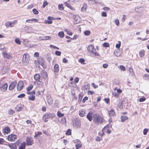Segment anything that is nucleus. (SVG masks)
<instances>
[{
    "label": "nucleus",
    "mask_w": 149,
    "mask_h": 149,
    "mask_svg": "<svg viewBox=\"0 0 149 149\" xmlns=\"http://www.w3.org/2000/svg\"><path fill=\"white\" fill-rule=\"evenodd\" d=\"M55 54L57 56H59L61 55V52L58 51H56L55 52Z\"/></svg>",
    "instance_id": "obj_54"
},
{
    "label": "nucleus",
    "mask_w": 149,
    "mask_h": 149,
    "mask_svg": "<svg viewBox=\"0 0 149 149\" xmlns=\"http://www.w3.org/2000/svg\"><path fill=\"white\" fill-rule=\"evenodd\" d=\"M102 17H106L107 16V13L105 12H103L102 14Z\"/></svg>",
    "instance_id": "obj_64"
},
{
    "label": "nucleus",
    "mask_w": 149,
    "mask_h": 149,
    "mask_svg": "<svg viewBox=\"0 0 149 149\" xmlns=\"http://www.w3.org/2000/svg\"><path fill=\"white\" fill-rule=\"evenodd\" d=\"M26 145L28 146L32 145L33 144V140L31 137H27L26 140Z\"/></svg>",
    "instance_id": "obj_8"
},
{
    "label": "nucleus",
    "mask_w": 149,
    "mask_h": 149,
    "mask_svg": "<svg viewBox=\"0 0 149 149\" xmlns=\"http://www.w3.org/2000/svg\"><path fill=\"white\" fill-rule=\"evenodd\" d=\"M47 102L49 104H51L53 103V100L51 97H48L47 98Z\"/></svg>",
    "instance_id": "obj_24"
},
{
    "label": "nucleus",
    "mask_w": 149,
    "mask_h": 149,
    "mask_svg": "<svg viewBox=\"0 0 149 149\" xmlns=\"http://www.w3.org/2000/svg\"><path fill=\"white\" fill-rule=\"evenodd\" d=\"M108 67V65L106 63L104 64L103 65V67L105 68H107Z\"/></svg>",
    "instance_id": "obj_61"
},
{
    "label": "nucleus",
    "mask_w": 149,
    "mask_h": 149,
    "mask_svg": "<svg viewBox=\"0 0 149 149\" xmlns=\"http://www.w3.org/2000/svg\"><path fill=\"white\" fill-rule=\"evenodd\" d=\"M2 54H3V56L5 58H9L10 57V55L6 53V52H2Z\"/></svg>",
    "instance_id": "obj_29"
},
{
    "label": "nucleus",
    "mask_w": 149,
    "mask_h": 149,
    "mask_svg": "<svg viewBox=\"0 0 149 149\" xmlns=\"http://www.w3.org/2000/svg\"><path fill=\"white\" fill-rule=\"evenodd\" d=\"M88 98L87 97H85L82 100V102L84 103L86 100H88Z\"/></svg>",
    "instance_id": "obj_60"
},
{
    "label": "nucleus",
    "mask_w": 149,
    "mask_h": 149,
    "mask_svg": "<svg viewBox=\"0 0 149 149\" xmlns=\"http://www.w3.org/2000/svg\"><path fill=\"white\" fill-rule=\"evenodd\" d=\"M41 76L42 78L44 79H46L48 76L47 72L43 70L41 72Z\"/></svg>",
    "instance_id": "obj_12"
},
{
    "label": "nucleus",
    "mask_w": 149,
    "mask_h": 149,
    "mask_svg": "<svg viewBox=\"0 0 149 149\" xmlns=\"http://www.w3.org/2000/svg\"><path fill=\"white\" fill-rule=\"evenodd\" d=\"M59 70V66L58 64H55L54 66V72L55 73H58Z\"/></svg>",
    "instance_id": "obj_21"
},
{
    "label": "nucleus",
    "mask_w": 149,
    "mask_h": 149,
    "mask_svg": "<svg viewBox=\"0 0 149 149\" xmlns=\"http://www.w3.org/2000/svg\"><path fill=\"white\" fill-rule=\"evenodd\" d=\"M43 40H49L51 39V37L49 36H43Z\"/></svg>",
    "instance_id": "obj_40"
},
{
    "label": "nucleus",
    "mask_w": 149,
    "mask_h": 149,
    "mask_svg": "<svg viewBox=\"0 0 149 149\" xmlns=\"http://www.w3.org/2000/svg\"><path fill=\"white\" fill-rule=\"evenodd\" d=\"M87 7V6L86 4L84 3L83 5V6L81 8L82 11L85 12L86 11Z\"/></svg>",
    "instance_id": "obj_26"
},
{
    "label": "nucleus",
    "mask_w": 149,
    "mask_h": 149,
    "mask_svg": "<svg viewBox=\"0 0 149 149\" xmlns=\"http://www.w3.org/2000/svg\"><path fill=\"white\" fill-rule=\"evenodd\" d=\"M38 20V19L33 18L31 19H27L26 21V22L28 23H31L32 21H34L35 22H37Z\"/></svg>",
    "instance_id": "obj_25"
},
{
    "label": "nucleus",
    "mask_w": 149,
    "mask_h": 149,
    "mask_svg": "<svg viewBox=\"0 0 149 149\" xmlns=\"http://www.w3.org/2000/svg\"><path fill=\"white\" fill-rule=\"evenodd\" d=\"M84 33L85 36H88L90 34L91 32L89 30H87L84 32Z\"/></svg>",
    "instance_id": "obj_36"
},
{
    "label": "nucleus",
    "mask_w": 149,
    "mask_h": 149,
    "mask_svg": "<svg viewBox=\"0 0 149 149\" xmlns=\"http://www.w3.org/2000/svg\"><path fill=\"white\" fill-rule=\"evenodd\" d=\"M71 130H70V129H68L66 131L65 134L67 135H70L71 134Z\"/></svg>",
    "instance_id": "obj_42"
},
{
    "label": "nucleus",
    "mask_w": 149,
    "mask_h": 149,
    "mask_svg": "<svg viewBox=\"0 0 149 149\" xmlns=\"http://www.w3.org/2000/svg\"><path fill=\"white\" fill-rule=\"evenodd\" d=\"M17 82L16 81L12 82L9 85V89L10 90L12 91L15 88Z\"/></svg>",
    "instance_id": "obj_11"
},
{
    "label": "nucleus",
    "mask_w": 149,
    "mask_h": 149,
    "mask_svg": "<svg viewBox=\"0 0 149 149\" xmlns=\"http://www.w3.org/2000/svg\"><path fill=\"white\" fill-rule=\"evenodd\" d=\"M28 94L30 95L31 94H35V91H33L32 92H28L27 93Z\"/></svg>",
    "instance_id": "obj_59"
},
{
    "label": "nucleus",
    "mask_w": 149,
    "mask_h": 149,
    "mask_svg": "<svg viewBox=\"0 0 149 149\" xmlns=\"http://www.w3.org/2000/svg\"><path fill=\"white\" fill-rule=\"evenodd\" d=\"M54 113H45L43 116L42 119L45 122L48 121L47 119L49 118H52L55 116Z\"/></svg>",
    "instance_id": "obj_2"
},
{
    "label": "nucleus",
    "mask_w": 149,
    "mask_h": 149,
    "mask_svg": "<svg viewBox=\"0 0 149 149\" xmlns=\"http://www.w3.org/2000/svg\"><path fill=\"white\" fill-rule=\"evenodd\" d=\"M139 56H141V58L143 57L144 55V51L143 50H141V52H140L139 54Z\"/></svg>",
    "instance_id": "obj_38"
},
{
    "label": "nucleus",
    "mask_w": 149,
    "mask_h": 149,
    "mask_svg": "<svg viewBox=\"0 0 149 149\" xmlns=\"http://www.w3.org/2000/svg\"><path fill=\"white\" fill-rule=\"evenodd\" d=\"M48 4V3L46 1H45L42 6L44 8L46 6H47Z\"/></svg>",
    "instance_id": "obj_58"
},
{
    "label": "nucleus",
    "mask_w": 149,
    "mask_h": 149,
    "mask_svg": "<svg viewBox=\"0 0 149 149\" xmlns=\"http://www.w3.org/2000/svg\"><path fill=\"white\" fill-rule=\"evenodd\" d=\"M103 46L104 47H109V43L105 42L103 44Z\"/></svg>",
    "instance_id": "obj_39"
},
{
    "label": "nucleus",
    "mask_w": 149,
    "mask_h": 149,
    "mask_svg": "<svg viewBox=\"0 0 149 149\" xmlns=\"http://www.w3.org/2000/svg\"><path fill=\"white\" fill-rule=\"evenodd\" d=\"M87 50L92 53L94 54L95 55L97 56L98 55V54L96 52V49L94 47L93 45H91L88 46L87 48Z\"/></svg>",
    "instance_id": "obj_5"
},
{
    "label": "nucleus",
    "mask_w": 149,
    "mask_h": 149,
    "mask_svg": "<svg viewBox=\"0 0 149 149\" xmlns=\"http://www.w3.org/2000/svg\"><path fill=\"white\" fill-rule=\"evenodd\" d=\"M23 108V106L21 104L17 105L15 109L18 111L21 110Z\"/></svg>",
    "instance_id": "obj_17"
},
{
    "label": "nucleus",
    "mask_w": 149,
    "mask_h": 149,
    "mask_svg": "<svg viewBox=\"0 0 149 149\" xmlns=\"http://www.w3.org/2000/svg\"><path fill=\"white\" fill-rule=\"evenodd\" d=\"M114 22L116 25L117 26H118L119 24V21L118 19H116L114 20Z\"/></svg>",
    "instance_id": "obj_48"
},
{
    "label": "nucleus",
    "mask_w": 149,
    "mask_h": 149,
    "mask_svg": "<svg viewBox=\"0 0 149 149\" xmlns=\"http://www.w3.org/2000/svg\"><path fill=\"white\" fill-rule=\"evenodd\" d=\"M92 113L89 112L87 116L86 117L90 121H91L92 120Z\"/></svg>",
    "instance_id": "obj_22"
},
{
    "label": "nucleus",
    "mask_w": 149,
    "mask_h": 149,
    "mask_svg": "<svg viewBox=\"0 0 149 149\" xmlns=\"http://www.w3.org/2000/svg\"><path fill=\"white\" fill-rule=\"evenodd\" d=\"M40 76L38 74H36L34 75V79L36 81H39L40 80Z\"/></svg>",
    "instance_id": "obj_23"
},
{
    "label": "nucleus",
    "mask_w": 149,
    "mask_h": 149,
    "mask_svg": "<svg viewBox=\"0 0 149 149\" xmlns=\"http://www.w3.org/2000/svg\"><path fill=\"white\" fill-rule=\"evenodd\" d=\"M58 8L60 10H63L64 9V8L62 4H61L58 5Z\"/></svg>",
    "instance_id": "obj_34"
},
{
    "label": "nucleus",
    "mask_w": 149,
    "mask_h": 149,
    "mask_svg": "<svg viewBox=\"0 0 149 149\" xmlns=\"http://www.w3.org/2000/svg\"><path fill=\"white\" fill-rule=\"evenodd\" d=\"M93 120L96 125L101 124L103 122V118L98 114H95L93 116Z\"/></svg>",
    "instance_id": "obj_1"
},
{
    "label": "nucleus",
    "mask_w": 149,
    "mask_h": 149,
    "mask_svg": "<svg viewBox=\"0 0 149 149\" xmlns=\"http://www.w3.org/2000/svg\"><path fill=\"white\" fill-rule=\"evenodd\" d=\"M50 48H53L54 49H59V48L58 47H57L55 46L52 45H50Z\"/></svg>",
    "instance_id": "obj_56"
},
{
    "label": "nucleus",
    "mask_w": 149,
    "mask_h": 149,
    "mask_svg": "<svg viewBox=\"0 0 149 149\" xmlns=\"http://www.w3.org/2000/svg\"><path fill=\"white\" fill-rule=\"evenodd\" d=\"M74 125L76 128L79 127L81 125L80 122L79 121H76L74 124Z\"/></svg>",
    "instance_id": "obj_18"
},
{
    "label": "nucleus",
    "mask_w": 149,
    "mask_h": 149,
    "mask_svg": "<svg viewBox=\"0 0 149 149\" xmlns=\"http://www.w3.org/2000/svg\"><path fill=\"white\" fill-rule=\"evenodd\" d=\"M35 99V96L34 95L30 96L28 97V99L30 100L34 101Z\"/></svg>",
    "instance_id": "obj_32"
},
{
    "label": "nucleus",
    "mask_w": 149,
    "mask_h": 149,
    "mask_svg": "<svg viewBox=\"0 0 149 149\" xmlns=\"http://www.w3.org/2000/svg\"><path fill=\"white\" fill-rule=\"evenodd\" d=\"M25 96V95L24 94H22L17 96V97L18 98H22Z\"/></svg>",
    "instance_id": "obj_50"
},
{
    "label": "nucleus",
    "mask_w": 149,
    "mask_h": 149,
    "mask_svg": "<svg viewBox=\"0 0 149 149\" xmlns=\"http://www.w3.org/2000/svg\"><path fill=\"white\" fill-rule=\"evenodd\" d=\"M88 2L90 4H92L97 3V1L96 0H89Z\"/></svg>",
    "instance_id": "obj_27"
},
{
    "label": "nucleus",
    "mask_w": 149,
    "mask_h": 149,
    "mask_svg": "<svg viewBox=\"0 0 149 149\" xmlns=\"http://www.w3.org/2000/svg\"><path fill=\"white\" fill-rule=\"evenodd\" d=\"M108 113L110 117L113 116L115 115L114 110L111 109L108 111Z\"/></svg>",
    "instance_id": "obj_20"
},
{
    "label": "nucleus",
    "mask_w": 149,
    "mask_h": 149,
    "mask_svg": "<svg viewBox=\"0 0 149 149\" xmlns=\"http://www.w3.org/2000/svg\"><path fill=\"white\" fill-rule=\"evenodd\" d=\"M33 86L32 85H30V86L26 88V90L28 92L31 90L33 88Z\"/></svg>",
    "instance_id": "obj_33"
},
{
    "label": "nucleus",
    "mask_w": 149,
    "mask_h": 149,
    "mask_svg": "<svg viewBox=\"0 0 149 149\" xmlns=\"http://www.w3.org/2000/svg\"><path fill=\"white\" fill-rule=\"evenodd\" d=\"M73 17L74 19V21L76 23H79L81 20L80 17L78 15H75L72 14Z\"/></svg>",
    "instance_id": "obj_9"
},
{
    "label": "nucleus",
    "mask_w": 149,
    "mask_h": 149,
    "mask_svg": "<svg viewBox=\"0 0 149 149\" xmlns=\"http://www.w3.org/2000/svg\"><path fill=\"white\" fill-rule=\"evenodd\" d=\"M82 98V96L81 94H79V102H81Z\"/></svg>",
    "instance_id": "obj_52"
},
{
    "label": "nucleus",
    "mask_w": 149,
    "mask_h": 149,
    "mask_svg": "<svg viewBox=\"0 0 149 149\" xmlns=\"http://www.w3.org/2000/svg\"><path fill=\"white\" fill-rule=\"evenodd\" d=\"M26 143L24 142L21 143L19 146L18 149H25V148Z\"/></svg>",
    "instance_id": "obj_19"
},
{
    "label": "nucleus",
    "mask_w": 149,
    "mask_h": 149,
    "mask_svg": "<svg viewBox=\"0 0 149 149\" xmlns=\"http://www.w3.org/2000/svg\"><path fill=\"white\" fill-rule=\"evenodd\" d=\"M38 61L40 64L43 66L44 64V61L42 57H39L38 58Z\"/></svg>",
    "instance_id": "obj_15"
},
{
    "label": "nucleus",
    "mask_w": 149,
    "mask_h": 149,
    "mask_svg": "<svg viewBox=\"0 0 149 149\" xmlns=\"http://www.w3.org/2000/svg\"><path fill=\"white\" fill-rule=\"evenodd\" d=\"M121 42L120 41H118V44H117L116 45V48H117L118 49L120 48V45H121Z\"/></svg>",
    "instance_id": "obj_41"
},
{
    "label": "nucleus",
    "mask_w": 149,
    "mask_h": 149,
    "mask_svg": "<svg viewBox=\"0 0 149 149\" xmlns=\"http://www.w3.org/2000/svg\"><path fill=\"white\" fill-rule=\"evenodd\" d=\"M146 98L144 97H142L139 99V101L140 102H143L146 100Z\"/></svg>",
    "instance_id": "obj_53"
},
{
    "label": "nucleus",
    "mask_w": 149,
    "mask_h": 149,
    "mask_svg": "<svg viewBox=\"0 0 149 149\" xmlns=\"http://www.w3.org/2000/svg\"><path fill=\"white\" fill-rule=\"evenodd\" d=\"M114 54L117 57L120 56L121 54V52H120V50L119 49H118L117 50H116L114 51Z\"/></svg>",
    "instance_id": "obj_16"
},
{
    "label": "nucleus",
    "mask_w": 149,
    "mask_h": 149,
    "mask_svg": "<svg viewBox=\"0 0 149 149\" xmlns=\"http://www.w3.org/2000/svg\"><path fill=\"white\" fill-rule=\"evenodd\" d=\"M29 56L28 54H24L23 56L22 62L23 64L26 65L29 62Z\"/></svg>",
    "instance_id": "obj_3"
},
{
    "label": "nucleus",
    "mask_w": 149,
    "mask_h": 149,
    "mask_svg": "<svg viewBox=\"0 0 149 149\" xmlns=\"http://www.w3.org/2000/svg\"><path fill=\"white\" fill-rule=\"evenodd\" d=\"M14 113V111L13 109H10L8 111V113L10 115H12Z\"/></svg>",
    "instance_id": "obj_44"
},
{
    "label": "nucleus",
    "mask_w": 149,
    "mask_h": 149,
    "mask_svg": "<svg viewBox=\"0 0 149 149\" xmlns=\"http://www.w3.org/2000/svg\"><path fill=\"white\" fill-rule=\"evenodd\" d=\"M81 146V144L78 143L76 144L75 145L76 149H79Z\"/></svg>",
    "instance_id": "obj_51"
},
{
    "label": "nucleus",
    "mask_w": 149,
    "mask_h": 149,
    "mask_svg": "<svg viewBox=\"0 0 149 149\" xmlns=\"http://www.w3.org/2000/svg\"><path fill=\"white\" fill-rule=\"evenodd\" d=\"M15 42L18 44L20 45L21 44V41L18 38H16L15 40Z\"/></svg>",
    "instance_id": "obj_45"
},
{
    "label": "nucleus",
    "mask_w": 149,
    "mask_h": 149,
    "mask_svg": "<svg viewBox=\"0 0 149 149\" xmlns=\"http://www.w3.org/2000/svg\"><path fill=\"white\" fill-rule=\"evenodd\" d=\"M58 36L61 38H63L64 37V34L63 32H59L58 34Z\"/></svg>",
    "instance_id": "obj_30"
},
{
    "label": "nucleus",
    "mask_w": 149,
    "mask_h": 149,
    "mask_svg": "<svg viewBox=\"0 0 149 149\" xmlns=\"http://www.w3.org/2000/svg\"><path fill=\"white\" fill-rule=\"evenodd\" d=\"M74 3V0H68L65 2V4L66 6L72 10H74L75 9L73 8L71 5H73Z\"/></svg>",
    "instance_id": "obj_4"
},
{
    "label": "nucleus",
    "mask_w": 149,
    "mask_h": 149,
    "mask_svg": "<svg viewBox=\"0 0 149 149\" xmlns=\"http://www.w3.org/2000/svg\"><path fill=\"white\" fill-rule=\"evenodd\" d=\"M85 114V112L84 111H79V115L81 117H83L84 116Z\"/></svg>",
    "instance_id": "obj_31"
},
{
    "label": "nucleus",
    "mask_w": 149,
    "mask_h": 149,
    "mask_svg": "<svg viewBox=\"0 0 149 149\" xmlns=\"http://www.w3.org/2000/svg\"><path fill=\"white\" fill-rule=\"evenodd\" d=\"M79 81V78L78 77H76L74 79V81L75 83H77Z\"/></svg>",
    "instance_id": "obj_63"
},
{
    "label": "nucleus",
    "mask_w": 149,
    "mask_h": 149,
    "mask_svg": "<svg viewBox=\"0 0 149 149\" xmlns=\"http://www.w3.org/2000/svg\"><path fill=\"white\" fill-rule=\"evenodd\" d=\"M17 22L15 20L13 22H8L6 23L5 25L7 27H13L14 26L15 24Z\"/></svg>",
    "instance_id": "obj_6"
},
{
    "label": "nucleus",
    "mask_w": 149,
    "mask_h": 149,
    "mask_svg": "<svg viewBox=\"0 0 149 149\" xmlns=\"http://www.w3.org/2000/svg\"><path fill=\"white\" fill-rule=\"evenodd\" d=\"M121 121L122 122H124L125 120H127L128 119L127 117L126 116H122L121 117Z\"/></svg>",
    "instance_id": "obj_28"
},
{
    "label": "nucleus",
    "mask_w": 149,
    "mask_h": 149,
    "mask_svg": "<svg viewBox=\"0 0 149 149\" xmlns=\"http://www.w3.org/2000/svg\"><path fill=\"white\" fill-rule=\"evenodd\" d=\"M33 12L35 15L38 14L39 13L38 11L35 8L33 9Z\"/></svg>",
    "instance_id": "obj_49"
},
{
    "label": "nucleus",
    "mask_w": 149,
    "mask_h": 149,
    "mask_svg": "<svg viewBox=\"0 0 149 149\" xmlns=\"http://www.w3.org/2000/svg\"><path fill=\"white\" fill-rule=\"evenodd\" d=\"M148 130L147 129H145L143 130V133L144 135H146L147 134Z\"/></svg>",
    "instance_id": "obj_57"
},
{
    "label": "nucleus",
    "mask_w": 149,
    "mask_h": 149,
    "mask_svg": "<svg viewBox=\"0 0 149 149\" xmlns=\"http://www.w3.org/2000/svg\"><path fill=\"white\" fill-rule=\"evenodd\" d=\"M109 125H107L102 130V132H105V131H106V130L107 129H108Z\"/></svg>",
    "instance_id": "obj_43"
},
{
    "label": "nucleus",
    "mask_w": 149,
    "mask_h": 149,
    "mask_svg": "<svg viewBox=\"0 0 149 149\" xmlns=\"http://www.w3.org/2000/svg\"><path fill=\"white\" fill-rule=\"evenodd\" d=\"M8 87L7 84L6 83L3 84V86H1V90L3 92L5 91L7 89Z\"/></svg>",
    "instance_id": "obj_14"
},
{
    "label": "nucleus",
    "mask_w": 149,
    "mask_h": 149,
    "mask_svg": "<svg viewBox=\"0 0 149 149\" xmlns=\"http://www.w3.org/2000/svg\"><path fill=\"white\" fill-rule=\"evenodd\" d=\"M45 22L46 24H51L52 23V21L51 20H45Z\"/></svg>",
    "instance_id": "obj_47"
},
{
    "label": "nucleus",
    "mask_w": 149,
    "mask_h": 149,
    "mask_svg": "<svg viewBox=\"0 0 149 149\" xmlns=\"http://www.w3.org/2000/svg\"><path fill=\"white\" fill-rule=\"evenodd\" d=\"M10 130L8 127H5L3 130V133L5 134H8L10 132Z\"/></svg>",
    "instance_id": "obj_13"
},
{
    "label": "nucleus",
    "mask_w": 149,
    "mask_h": 149,
    "mask_svg": "<svg viewBox=\"0 0 149 149\" xmlns=\"http://www.w3.org/2000/svg\"><path fill=\"white\" fill-rule=\"evenodd\" d=\"M42 132H38L37 133H35L34 136L35 137H37L38 135L42 134Z\"/></svg>",
    "instance_id": "obj_55"
},
{
    "label": "nucleus",
    "mask_w": 149,
    "mask_h": 149,
    "mask_svg": "<svg viewBox=\"0 0 149 149\" xmlns=\"http://www.w3.org/2000/svg\"><path fill=\"white\" fill-rule=\"evenodd\" d=\"M57 115L59 117H63L64 114L63 113H62L60 111H58L57 112Z\"/></svg>",
    "instance_id": "obj_35"
},
{
    "label": "nucleus",
    "mask_w": 149,
    "mask_h": 149,
    "mask_svg": "<svg viewBox=\"0 0 149 149\" xmlns=\"http://www.w3.org/2000/svg\"><path fill=\"white\" fill-rule=\"evenodd\" d=\"M129 71L130 72V74L132 76H133L134 74V73L133 71V70L132 68H130Z\"/></svg>",
    "instance_id": "obj_37"
},
{
    "label": "nucleus",
    "mask_w": 149,
    "mask_h": 149,
    "mask_svg": "<svg viewBox=\"0 0 149 149\" xmlns=\"http://www.w3.org/2000/svg\"><path fill=\"white\" fill-rule=\"evenodd\" d=\"M84 61L85 60L82 58H80L79 61L81 63H83Z\"/></svg>",
    "instance_id": "obj_62"
},
{
    "label": "nucleus",
    "mask_w": 149,
    "mask_h": 149,
    "mask_svg": "<svg viewBox=\"0 0 149 149\" xmlns=\"http://www.w3.org/2000/svg\"><path fill=\"white\" fill-rule=\"evenodd\" d=\"M120 69L123 71H125L126 70L125 67L123 65L120 66Z\"/></svg>",
    "instance_id": "obj_46"
},
{
    "label": "nucleus",
    "mask_w": 149,
    "mask_h": 149,
    "mask_svg": "<svg viewBox=\"0 0 149 149\" xmlns=\"http://www.w3.org/2000/svg\"><path fill=\"white\" fill-rule=\"evenodd\" d=\"M24 86V83L22 81H19L17 85V88L18 91H20L22 90Z\"/></svg>",
    "instance_id": "obj_7"
},
{
    "label": "nucleus",
    "mask_w": 149,
    "mask_h": 149,
    "mask_svg": "<svg viewBox=\"0 0 149 149\" xmlns=\"http://www.w3.org/2000/svg\"><path fill=\"white\" fill-rule=\"evenodd\" d=\"M17 136L16 135L11 134L8 136V139L10 141H14L15 139H17Z\"/></svg>",
    "instance_id": "obj_10"
}]
</instances>
